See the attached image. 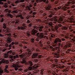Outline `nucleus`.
Masks as SVG:
<instances>
[{
    "mask_svg": "<svg viewBox=\"0 0 75 75\" xmlns=\"http://www.w3.org/2000/svg\"><path fill=\"white\" fill-rule=\"evenodd\" d=\"M19 19H16L15 20V22L16 24H17V23H19Z\"/></svg>",
    "mask_w": 75,
    "mask_h": 75,
    "instance_id": "nucleus-24",
    "label": "nucleus"
},
{
    "mask_svg": "<svg viewBox=\"0 0 75 75\" xmlns=\"http://www.w3.org/2000/svg\"><path fill=\"white\" fill-rule=\"evenodd\" d=\"M0 37H3V35H2L1 34H0Z\"/></svg>",
    "mask_w": 75,
    "mask_h": 75,
    "instance_id": "nucleus-60",
    "label": "nucleus"
},
{
    "mask_svg": "<svg viewBox=\"0 0 75 75\" xmlns=\"http://www.w3.org/2000/svg\"><path fill=\"white\" fill-rule=\"evenodd\" d=\"M30 22H31V21L29 20H28L27 21H26V23L28 24H29V23H30Z\"/></svg>",
    "mask_w": 75,
    "mask_h": 75,
    "instance_id": "nucleus-33",
    "label": "nucleus"
},
{
    "mask_svg": "<svg viewBox=\"0 0 75 75\" xmlns=\"http://www.w3.org/2000/svg\"><path fill=\"white\" fill-rule=\"evenodd\" d=\"M19 2L20 1H19V0H18L15 1V3L16 4H17L18 3H19Z\"/></svg>",
    "mask_w": 75,
    "mask_h": 75,
    "instance_id": "nucleus-35",
    "label": "nucleus"
},
{
    "mask_svg": "<svg viewBox=\"0 0 75 75\" xmlns=\"http://www.w3.org/2000/svg\"><path fill=\"white\" fill-rule=\"evenodd\" d=\"M4 7L5 8H7L8 7V6L7 5H5L4 6Z\"/></svg>",
    "mask_w": 75,
    "mask_h": 75,
    "instance_id": "nucleus-39",
    "label": "nucleus"
},
{
    "mask_svg": "<svg viewBox=\"0 0 75 75\" xmlns=\"http://www.w3.org/2000/svg\"><path fill=\"white\" fill-rule=\"evenodd\" d=\"M21 59H23L22 60H21V64H24L26 63V62L27 60H28V59L27 57L24 58V56L23 54H21L19 55Z\"/></svg>",
    "mask_w": 75,
    "mask_h": 75,
    "instance_id": "nucleus-6",
    "label": "nucleus"
},
{
    "mask_svg": "<svg viewBox=\"0 0 75 75\" xmlns=\"http://www.w3.org/2000/svg\"><path fill=\"white\" fill-rule=\"evenodd\" d=\"M71 3L73 4H74L75 3V0L72 1H71Z\"/></svg>",
    "mask_w": 75,
    "mask_h": 75,
    "instance_id": "nucleus-38",
    "label": "nucleus"
},
{
    "mask_svg": "<svg viewBox=\"0 0 75 75\" xmlns=\"http://www.w3.org/2000/svg\"><path fill=\"white\" fill-rule=\"evenodd\" d=\"M54 34H52L50 35V37H52V38H54Z\"/></svg>",
    "mask_w": 75,
    "mask_h": 75,
    "instance_id": "nucleus-48",
    "label": "nucleus"
},
{
    "mask_svg": "<svg viewBox=\"0 0 75 75\" xmlns=\"http://www.w3.org/2000/svg\"><path fill=\"white\" fill-rule=\"evenodd\" d=\"M64 72H66V73H67L68 71H69V68H67L66 69H64Z\"/></svg>",
    "mask_w": 75,
    "mask_h": 75,
    "instance_id": "nucleus-18",
    "label": "nucleus"
},
{
    "mask_svg": "<svg viewBox=\"0 0 75 75\" xmlns=\"http://www.w3.org/2000/svg\"><path fill=\"white\" fill-rule=\"evenodd\" d=\"M30 18V16H27L26 18L27 19V20H28V19H29V18Z\"/></svg>",
    "mask_w": 75,
    "mask_h": 75,
    "instance_id": "nucleus-50",
    "label": "nucleus"
},
{
    "mask_svg": "<svg viewBox=\"0 0 75 75\" xmlns=\"http://www.w3.org/2000/svg\"><path fill=\"white\" fill-rule=\"evenodd\" d=\"M57 8L58 9H62V8H61V6L58 7Z\"/></svg>",
    "mask_w": 75,
    "mask_h": 75,
    "instance_id": "nucleus-44",
    "label": "nucleus"
},
{
    "mask_svg": "<svg viewBox=\"0 0 75 75\" xmlns=\"http://www.w3.org/2000/svg\"><path fill=\"white\" fill-rule=\"evenodd\" d=\"M29 64L30 67H32L33 65V62L31 61H29Z\"/></svg>",
    "mask_w": 75,
    "mask_h": 75,
    "instance_id": "nucleus-17",
    "label": "nucleus"
},
{
    "mask_svg": "<svg viewBox=\"0 0 75 75\" xmlns=\"http://www.w3.org/2000/svg\"><path fill=\"white\" fill-rule=\"evenodd\" d=\"M22 26L23 27L20 26L18 27V30H24V29H25L27 28V26L25 25V24H23Z\"/></svg>",
    "mask_w": 75,
    "mask_h": 75,
    "instance_id": "nucleus-8",
    "label": "nucleus"
},
{
    "mask_svg": "<svg viewBox=\"0 0 75 75\" xmlns=\"http://www.w3.org/2000/svg\"><path fill=\"white\" fill-rule=\"evenodd\" d=\"M17 57H18L17 55H16V56L14 55L13 56V57H14V58H15V59H16V58H17Z\"/></svg>",
    "mask_w": 75,
    "mask_h": 75,
    "instance_id": "nucleus-41",
    "label": "nucleus"
},
{
    "mask_svg": "<svg viewBox=\"0 0 75 75\" xmlns=\"http://www.w3.org/2000/svg\"><path fill=\"white\" fill-rule=\"evenodd\" d=\"M5 10L6 12H8V13H11V11H8V9H6Z\"/></svg>",
    "mask_w": 75,
    "mask_h": 75,
    "instance_id": "nucleus-23",
    "label": "nucleus"
},
{
    "mask_svg": "<svg viewBox=\"0 0 75 75\" xmlns=\"http://www.w3.org/2000/svg\"><path fill=\"white\" fill-rule=\"evenodd\" d=\"M63 10H64V11H66V10H67V8L64 7L63 8Z\"/></svg>",
    "mask_w": 75,
    "mask_h": 75,
    "instance_id": "nucleus-34",
    "label": "nucleus"
},
{
    "mask_svg": "<svg viewBox=\"0 0 75 75\" xmlns=\"http://www.w3.org/2000/svg\"><path fill=\"white\" fill-rule=\"evenodd\" d=\"M8 43H10L11 44L10 45H9L8 44L6 43L5 44V46L6 47H8L7 48V50H10L11 49V45H17L18 44V42L14 41L12 42L11 41L9 40H8Z\"/></svg>",
    "mask_w": 75,
    "mask_h": 75,
    "instance_id": "nucleus-2",
    "label": "nucleus"
},
{
    "mask_svg": "<svg viewBox=\"0 0 75 75\" xmlns=\"http://www.w3.org/2000/svg\"><path fill=\"white\" fill-rule=\"evenodd\" d=\"M42 16H43V17H44L45 16V15L43 14H42Z\"/></svg>",
    "mask_w": 75,
    "mask_h": 75,
    "instance_id": "nucleus-63",
    "label": "nucleus"
},
{
    "mask_svg": "<svg viewBox=\"0 0 75 75\" xmlns=\"http://www.w3.org/2000/svg\"><path fill=\"white\" fill-rule=\"evenodd\" d=\"M62 41L61 40L58 38L57 39L55 40L54 41V44L52 45V46L54 47L55 46H59L61 45V43L59 42H61Z\"/></svg>",
    "mask_w": 75,
    "mask_h": 75,
    "instance_id": "nucleus-5",
    "label": "nucleus"
},
{
    "mask_svg": "<svg viewBox=\"0 0 75 75\" xmlns=\"http://www.w3.org/2000/svg\"><path fill=\"white\" fill-rule=\"evenodd\" d=\"M27 35L28 37H31V35L29 33H27Z\"/></svg>",
    "mask_w": 75,
    "mask_h": 75,
    "instance_id": "nucleus-29",
    "label": "nucleus"
},
{
    "mask_svg": "<svg viewBox=\"0 0 75 75\" xmlns=\"http://www.w3.org/2000/svg\"><path fill=\"white\" fill-rule=\"evenodd\" d=\"M59 27H62V25L61 24H58L56 27V30H57L58 28H59Z\"/></svg>",
    "mask_w": 75,
    "mask_h": 75,
    "instance_id": "nucleus-15",
    "label": "nucleus"
},
{
    "mask_svg": "<svg viewBox=\"0 0 75 75\" xmlns=\"http://www.w3.org/2000/svg\"><path fill=\"white\" fill-rule=\"evenodd\" d=\"M40 1L42 2L43 1V2H45V3L46 2V0H40Z\"/></svg>",
    "mask_w": 75,
    "mask_h": 75,
    "instance_id": "nucleus-45",
    "label": "nucleus"
},
{
    "mask_svg": "<svg viewBox=\"0 0 75 75\" xmlns=\"http://www.w3.org/2000/svg\"><path fill=\"white\" fill-rule=\"evenodd\" d=\"M6 0H0V4H3V2L2 1H6Z\"/></svg>",
    "mask_w": 75,
    "mask_h": 75,
    "instance_id": "nucleus-20",
    "label": "nucleus"
},
{
    "mask_svg": "<svg viewBox=\"0 0 75 75\" xmlns=\"http://www.w3.org/2000/svg\"><path fill=\"white\" fill-rule=\"evenodd\" d=\"M4 58H8V55H7V54H5L4 56Z\"/></svg>",
    "mask_w": 75,
    "mask_h": 75,
    "instance_id": "nucleus-32",
    "label": "nucleus"
},
{
    "mask_svg": "<svg viewBox=\"0 0 75 75\" xmlns=\"http://www.w3.org/2000/svg\"><path fill=\"white\" fill-rule=\"evenodd\" d=\"M31 40H32L31 42H34V41H36L38 42H39V45L41 46V47H42V45H43L42 44V40H40V41L39 39L35 37L33 38H32L31 39Z\"/></svg>",
    "mask_w": 75,
    "mask_h": 75,
    "instance_id": "nucleus-4",
    "label": "nucleus"
},
{
    "mask_svg": "<svg viewBox=\"0 0 75 75\" xmlns=\"http://www.w3.org/2000/svg\"><path fill=\"white\" fill-rule=\"evenodd\" d=\"M32 25V23H30V24H29V27H31V26Z\"/></svg>",
    "mask_w": 75,
    "mask_h": 75,
    "instance_id": "nucleus-55",
    "label": "nucleus"
},
{
    "mask_svg": "<svg viewBox=\"0 0 75 75\" xmlns=\"http://www.w3.org/2000/svg\"><path fill=\"white\" fill-rule=\"evenodd\" d=\"M16 18H18V17H21V18L22 19H24V17L22 16V15L21 14H18L16 16Z\"/></svg>",
    "mask_w": 75,
    "mask_h": 75,
    "instance_id": "nucleus-14",
    "label": "nucleus"
},
{
    "mask_svg": "<svg viewBox=\"0 0 75 75\" xmlns=\"http://www.w3.org/2000/svg\"><path fill=\"white\" fill-rule=\"evenodd\" d=\"M4 21V18H3L1 19V23H3V22Z\"/></svg>",
    "mask_w": 75,
    "mask_h": 75,
    "instance_id": "nucleus-30",
    "label": "nucleus"
},
{
    "mask_svg": "<svg viewBox=\"0 0 75 75\" xmlns=\"http://www.w3.org/2000/svg\"><path fill=\"white\" fill-rule=\"evenodd\" d=\"M64 67L65 66L64 65H61L59 66V68H60V69H63Z\"/></svg>",
    "mask_w": 75,
    "mask_h": 75,
    "instance_id": "nucleus-21",
    "label": "nucleus"
},
{
    "mask_svg": "<svg viewBox=\"0 0 75 75\" xmlns=\"http://www.w3.org/2000/svg\"><path fill=\"white\" fill-rule=\"evenodd\" d=\"M47 10H50V8H47Z\"/></svg>",
    "mask_w": 75,
    "mask_h": 75,
    "instance_id": "nucleus-61",
    "label": "nucleus"
},
{
    "mask_svg": "<svg viewBox=\"0 0 75 75\" xmlns=\"http://www.w3.org/2000/svg\"><path fill=\"white\" fill-rule=\"evenodd\" d=\"M27 8L28 10H29V11H30V10H31V8H30V6H28Z\"/></svg>",
    "mask_w": 75,
    "mask_h": 75,
    "instance_id": "nucleus-36",
    "label": "nucleus"
},
{
    "mask_svg": "<svg viewBox=\"0 0 75 75\" xmlns=\"http://www.w3.org/2000/svg\"><path fill=\"white\" fill-rule=\"evenodd\" d=\"M36 51L37 52H38V51H39V49H36Z\"/></svg>",
    "mask_w": 75,
    "mask_h": 75,
    "instance_id": "nucleus-57",
    "label": "nucleus"
},
{
    "mask_svg": "<svg viewBox=\"0 0 75 75\" xmlns=\"http://www.w3.org/2000/svg\"><path fill=\"white\" fill-rule=\"evenodd\" d=\"M68 13H70V10H68Z\"/></svg>",
    "mask_w": 75,
    "mask_h": 75,
    "instance_id": "nucleus-62",
    "label": "nucleus"
},
{
    "mask_svg": "<svg viewBox=\"0 0 75 75\" xmlns=\"http://www.w3.org/2000/svg\"><path fill=\"white\" fill-rule=\"evenodd\" d=\"M53 23H54L55 24H57V23H58V22L55 21H53Z\"/></svg>",
    "mask_w": 75,
    "mask_h": 75,
    "instance_id": "nucleus-54",
    "label": "nucleus"
},
{
    "mask_svg": "<svg viewBox=\"0 0 75 75\" xmlns=\"http://www.w3.org/2000/svg\"><path fill=\"white\" fill-rule=\"evenodd\" d=\"M54 10H56V11H57V10H58V9L56 8H54Z\"/></svg>",
    "mask_w": 75,
    "mask_h": 75,
    "instance_id": "nucleus-59",
    "label": "nucleus"
},
{
    "mask_svg": "<svg viewBox=\"0 0 75 75\" xmlns=\"http://www.w3.org/2000/svg\"><path fill=\"white\" fill-rule=\"evenodd\" d=\"M6 69H4V71L5 72H6V73H9V71H8L6 69H7L8 68V65H6L5 66Z\"/></svg>",
    "mask_w": 75,
    "mask_h": 75,
    "instance_id": "nucleus-12",
    "label": "nucleus"
},
{
    "mask_svg": "<svg viewBox=\"0 0 75 75\" xmlns=\"http://www.w3.org/2000/svg\"><path fill=\"white\" fill-rule=\"evenodd\" d=\"M37 14V13L36 12H33V15H35Z\"/></svg>",
    "mask_w": 75,
    "mask_h": 75,
    "instance_id": "nucleus-52",
    "label": "nucleus"
},
{
    "mask_svg": "<svg viewBox=\"0 0 75 75\" xmlns=\"http://www.w3.org/2000/svg\"><path fill=\"white\" fill-rule=\"evenodd\" d=\"M11 35L10 33H8L7 34L8 36H9V37H10V36H11Z\"/></svg>",
    "mask_w": 75,
    "mask_h": 75,
    "instance_id": "nucleus-47",
    "label": "nucleus"
},
{
    "mask_svg": "<svg viewBox=\"0 0 75 75\" xmlns=\"http://www.w3.org/2000/svg\"><path fill=\"white\" fill-rule=\"evenodd\" d=\"M52 17V14H50L49 15V17H50V18H51Z\"/></svg>",
    "mask_w": 75,
    "mask_h": 75,
    "instance_id": "nucleus-40",
    "label": "nucleus"
},
{
    "mask_svg": "<svg viewBox=\"0 0 75 75\" xmlns=\"http://www.w3.org/2000/svg\"><path fill=\"white\" fill-rule=\"evenodd\" d=\"M27 8L28 10H29V11H30V10H31V8H30V6H28Z\"/></svg>",
    "mask_w": 75,
    "mask_h": 75,
    "instance_id": "nucleus-37",
    "label": "nucleus"
},
{
    "mask_svg": "<svg viewBox=\"0 0 75 75\" xmlns=\"http://www.w3.org/2000/svg\"><path fill=\"white\" fill-rule=\"evenodd\" d=\"M9 58L11 59H12V58H13V56H9Z\"/></svg>",
    "mask_w": 75,
    "mask_h": 75,
    "instance_id": "nucleus-51",
    "label": "nucleus"
},
{
    "mask_svg": "<svg viewBox=\"0 0 75 75\" xmlns=\"http://www.w3.org/2000/svg\"><path fill=\"white\" fill-rule=\"evenodd\" d=\"M75 5H73L71 6V8H75Z\"/></svg>",
    "mask_w": 75,
    "mask_h": 75,
    "instance_id": "nucleus-46",
    "label": "nucleus"
},
{
    "mask_svg": "<svg viewBox=\"0 0 75 75\" xmlns=\"http://www.w3.org/2000/svg\"><path fill=\"white\" fill-rule=\"evenodd\" d=\"M17 13V11H16L14 10L13 11V14H14V16H17L16 15V14H14V13Z\"/></svg>",
    "mask_w": 75,
    "mask_h": 75,
    "instance_id": "nucleus-22",
    "label": "nucleus"
},
{
    "mask_svg": "<svg viewBox=\"0 0 75 75\" xmlns=\"http://www.w3.org/2000/svg\"><path fill=\"white\" fill-rule=\"evenodd\" d=\"M38 53H35L32 56V58H38L39 59H40V58H41V57H42V55H38Z\"/></svg>",
    "mask_w": 75,
    "mask_h": 75,
    "instance_id": "nucleus-7",
    "label": "nucleus"
},
{
    "mask_svg": "<svg viewBox=\"0 0 75 75\" xmlns=\"http://www.w3.org/2000/svg\"><path fill=\"white\" fill-rule=\"evenodd\" d=\"M4 69L1 67H0V75H2V74L3 73Z\"/></svg>",
    "mask_w": 75,
    "mask_h": 75,
    "instance_id": "nucleus-13",
    "label": "nucleus"
},
{
    "mask_svg": "<svg viewBox=\"0 0 75 75\" xmlns=\"http://www.w3.org/2000/svg\"><path fill=\"white\" fill-rule=\"evenodd\" d=\"M2 62L3 64H8V63H9V61L7 60L2 59Z\"/></svg>",
    "mask_w": 75,
    "mask_h": 75,
    "instance_id": "nucleus-10",
    "label": "nucleus"
},
{
    "mask_svg": "<svg viewBox=\"0 0 75 75\" xmlns=\"http://www.w3.org/2000/svg\"><path fill=\"white\" fill-rule=\"evenodd\" d=\"M3 60L2 59L1 61L0 62V65H3V63L2 62Z\"/></svg>",
    "mask_w": 75,
    "mask_h": 75,
    "instance_id": "nucleus-31",
    "label": "nucleus"
},
{
    "mask_svg": "<svg viewBox=\"0 0 75 75\" xmlns=\"http://www.w3.org/2000/svg\"><path fill=\"white\" fill-rule=\"evenodd\" d=\"M69 51H66V53H67V54H68V53H69Z\"/></svg>",
    "mask_w": 75,
    "mask_h": 75,
    "instance_id": "nucleus-64",
    "label": "nucleus"
},
{
    "mask_svg": "<svg viewBox=\"0 0 75 75\" xmlns=\"http://www.w3.org/2000/svg\"><path fill=\"white\" fill-rule=\"evenodd\" d=\"M33 62H34V63H36V62H38V61L37 60V59H34L33 61Z\"/></svg>",
    "mask_w": 75,
    "mask_h": 75,
    "instance_id": "nucleus-26",
    "label": "nucleus"
},
{
    "mask_svg": "<svg viewBox=\"0 0 75 75\" xmlns=\"http://www.w3.org/2000/svg\"><path fill=\"white\" fill-rule=\"evenodd\" d=\"M50 20L52 21H54V19L53 18H51L50 19Z\"/></svg>",
    "mask_w": 75,
    "mask_h": 75,
    "instance_id": "nucleus-53",
    "label": "nucleus"
},
{
    "mask_svg": "<svg viewBox=\"0 0 75 75\" xmlns=\"http://www.w3.org/2000/svg\"><path fill=\"white\" fill-rule=\"evenodd\" d=\"M34 50V49L33 47L30 48V49H27V51L28 52V53H29V54H31V52L33 51Z\"/></svg>",
    "mask_w": 75,
    "mask_h": 75,
    "instance_id": "nucleus-9",
    "label": "nucleus"
},
{
    "mask_svg": "<svg viewBox=\"0 0 75 75\" xmlns=\"http://www.w3.org/2000/svg\"><path fill=\"white\" fill-rule=\"evenodd\" d=\"M6 50L5 49H4L2 50V51H3V52H4V51H5Z\"/></svg>",
    "mask_w": 75,
    "mask_h": 75,
    "instance_id": "nucleus-58",
    "label": "nucleus"
},
{
    "mask_svg": "<svg viewBox=\"0 0 75 75\" xmlns=\"http://www.w3.org/2000/svg\"><path fill=\"white\" fill-rule=\"evenodd\" d=\"M15 69L16 71H17V70H18V67H15Z\"/></svg>",
    "mask_w": 75,
    "mask_h": 75,
    "instance_id": "nucleus-49",
    "label": "nucleus"
},
{
    "mask_svg": "<svg viewBox=\"0 0 75 75\" xmlns=\"http://www.w3.org/2000/svg\"><path fill=\"white\" fill-rule=\"evenodd\" d=\"M19 70V71H21L23 70V69L21 68H20Z\"/></svg>",
    "mask_w": 75,
    "mask_h": 75,
    "instance_id": "nucleus-56",
    "label": "nucleus"
},
{
    "mask_svg": "<svg viewBox=\"0 0 75 75\" xmlns=\"http://www.w3.org/2000/svg\"><path fill=\"white\" fill-rule=\"evenodd\" d=\"M48 25H50V26H52L53 24H52V22H50L49 23H48Z\"/></svg>",
    "mask_w": 75,
    "mask_h": 75,
    "instance_id": "nucleus-25",
    "label": "nucleus"
},
{
    "mask_svg": "<svg viewBox=\"0 0 75 75\" xmlns=\"http://www.w3.org/2000/svg\"><path fill=\"white\" fill-rule=\"evenodd\" d=\"M4 28H6V24L5 23H4V26H3Z\"/></svg>",
    "mask_w": 75,
    "mask_h": 75,
    "instance_id": "nucleus-27",
    "label": "nucleus"
},
{
    "mask_svg": "<svg viewBox=\"0 0 75 75\" xmlns=\"http://www.w3.org/2000/svg\"><path fill=\"white\" fill-rule=\"evenodd\" d=\"M61 40H62L63 41H65V39L64 38H62L61 39Z\"/></svg>",
    "mask_w": 75,
    "mask_h": 75,
    "instance_id": "nucleus-42",
    "label": "nucleus"
},
{
    "mask_svg": "<svg viewBox=\"0 0 75 75\" xmlns=\"http://www.w3.org/2000/svg\"><path fill=\"white\" fill-rule=\"evenodd\" d=\"M64 38H66V39H68V38H69V37H68V36H64Z\"/></svg>",
    "mask_w": 75,
    "mask_h": 75,
    "instance_id": "nucleus-43",
    "label": "nucleus"
},
{
    "mask_svg": "<svg viewBox=\"0 0 75 75\" xmlns=\"http://www.w3.org/2000/svg\"><path fill=\"white\" fill-rule=\"evenodd\" d=\"M44 26H42V25H38V26H34L33 28L35 29H36L38 30H39L40 32H41V33H37V30H35L34 29H33L31 31V34L33 35H34V36H35V37H37L39 38L40 39H42V38H45V39H47L48 40V37H47L46 36H44V30H42L43 28H44ZM37 33L36 34V33Z\"/></svg>",
    "mask_w": 75,
    "mask_h": 75,
    "instance_id": "nucleus-1",
    "label": "nucleus"
},
{
    "mask_svg": "<svg viewBox=\"0 0 75 75\" xmlns=\"http://www.w3.org/2000/svg\"><path fill=\"white\" fill-rule=\"evenodd\" d=\"M63 28H64V30H67V29H68V27L67 26H64V27Z\"/></svg>",
    "mask_w": 75,
    "mask_h": 75,
    "instance_id": "nucleus-28",
    "label": "nucleus"
},
{
    "mask_svg": "<svg viewBox=\"0 0 75 75\" xmlns=\"http://www.w3.org/2000/svg\"><path fill=\"white\" fill-rule=\"evenodd\" d=\"M66 48H69V49H68V51H72V47H71L70 46L67 45L66 46Z\"/></svg>",
    "mask_w": 75,
    "mask_h": 75,
    "instance_id": "nucleus-11",
    "label": "nucleus"
},
{
    "mask_svg": "<svg viewBox=\"0 0 75 75\" xmlns=\"http://www.w3.org/2000/svg\"><path fill=\"white\" fill-rule=\"evenodd\" d=\"M7 16H9L11 18H13V15L10 13H8L7 14Z\"/></svg>",
    "mask_w": 75,
    "mask_h": 75,
    "instance_id": "nucleus-19",
    "label": "nucleus"
},
{
    "mask_svg": "<svg viewBox=\"0 0 75 75\" xmlns=\"http://www.w3.org/2000/svg\"><path fill=\"white\" fill-rule=\"evenodd\" d=\"M50 48L52 49L53 51H55V50H57V53H54V54L55 55H59L60 53H61V50H60V46L56 47L54 48H53V47L52 46H50Z\"/></svg>",
    "mask_w": 75,
    "mask_h": 75,
    "instance_id": "nucleus-3",
    "label": "nucleus"
},
{
    "mask_svg": "<svg viewBox=\"0 0 75 75\" xmlns=\"http://www.w3.org/2000/svg\"><path fill=\"white\" fill-rule=\"evenodd\" d=\"M11 53H12L13 55H14V52L12 53V50H10L7 52L8 54H11Z\"/></svg>",
    "mask_w": 75,
    "mask_h": 75,
    "instance_id": "nucleus-16",
    "label": "nucleus"
}]
</instances>
